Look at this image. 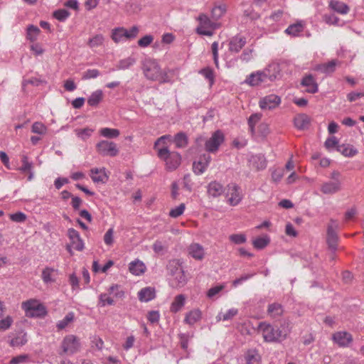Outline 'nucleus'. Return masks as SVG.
I'll use <instances>...</instances> for the list:
<instances>
[{
	"mask_svg": "<svg viewBox=\"0 0 364 364\" xmlns=\"http://www.w3.org/2000/svg\"><path fill=\"white\" fill-rule=\"evenodd\" d=\"M141 68L144 76L149 80L158 81L160 83H166L171 81L167 73L162 71L159 63L154 59H145L142 63Z\"/></svg>",
	"mask_w": 364,
	"mask_h": 364,
	"instance_id": "nucleus-1",
	"label": "nucleus"
},
{
	"mask_svg": "<svg viewBox=\"0 0 364 364\" xmlns=\"http://www.w3.org/2000/svg\"><path fill=\"white\" fill-rule=\"evenodd\" d=\"M157 155L165 162L166 169L168 171L176 170L181 164V154L176 151H170L168 147L159 149Z\"/></svg>",
	"mask_w": 364,
	"mask_h": 364,
	"instance_id": "nucleus-2",
	"label": "nucleus"
},
{
	"mask_svg": "<svg viewBox=\"0 0 364 364\" xmlns=\"http://www.w3.org/2000/svg\"><path fill=\"white\" fill-rule=\"evenodd\" d=\"M197 20L199 22L196 28V33L199 35L211 36L213 35V31L220 26V24L210 18L208 15L200 14Z\"/></svg>",
	"mask_w": 364,
	"mask_h": 364,
	"instance_id": "nucleus-3",
	"label": "nucleus"
},
{
	"mask_svg": "<svg viewBox=\"0 0 364 364\" xmlns=\"http://www.w3.org/2000/svg\"><path fill=\"white\" fill-rule=\"evenodd\" d=\"M22 308L28 317L41 318L47 314L46 308L36 299H30L23 302Z\"/></svg>",
	"mask_w": 364,
	"mask_h": 364,
	"instance_id": "nucleus-4",
	"label": "nucleus"
},
{
	"mask_svg": "<svg viewBox=\"0 0 364 364\" xmlns=\"http://www.w3.org/2000/svg\"><path fill=\"white\" fill-rule=\"evenodd\" d=\"M97 151L103 156H116L119 154V149L116 143L108 141L102 140L96 144Z\"/></svg>",
	"mask_w": 364,
	"mask_h": 364,
	"instance_id": "nucleus-5",
	"label": "nucleus"
},
{
	"mask_svg": "<svg viewBox=\"0 0 364 364\" xmlns=\"http://www.w3.org/2000/svg\"><path fill=\"white\" fill-rule=\"evenodd\" d=\"M225 136L222 131L217 130L213 133L212 136L205 142V149L206 151L210 153L216 152L219 146L224 141Z\"/></svg>",
	"mask_w": 364,
	"mask_h": 364,
	"instance_id": "nucleus-6",
	"label": "nucleus"
},
{
	"mask_svg": "<svg viewBox=\"0 0 364 364\" xmlns=\"http://www.w3.org/2000/svg\"><path fill=\"white\" fill-rule=\"evenodd\" d=\"M338 228V225L337 222L333 219H331L330 223L327 228V243L328 247L332 250L333 252H335L337 250L338 237L336 232V230Z\"/></svg>",
	"mask_w": 364,
	"mask_h": 364,
	"instance_id": "nucleus-7",
	"label": "nucleus"
},
{
	"mask_svg": "<svg viewBox=\"0 0 364 364\" xmlns=\"http://www.w3.org/2000/svg\"><path fill=\"white\" fill-rule=\"evenodd\" d=\"M79 339L74 335L66 336L62 342V348L64 353L73 355L80 349Z\"/></svg>",
	"mask_w": 364,
	"mask_h": 364,
	"instance_id": "nucleus-8",
	"label": "nucleus"
},
{
	"mask_svg": "<svg viewBox=\"0 0 364 364\" xmlns=\"http://www.w3.org/2000/svg\"><path fill=\"white\" fill-rule=\"evenodd\" d=\"M227 196L229 197L228 201L230 205L232 206L238 205L243 198L240 187L235 183L228 185Z\"/></svg>",
	"mask_w": 364,
	"mask_h": 364,
	"instance_id": "nucleus-9",
	"label": "nucleus"
},
{
	"mask_svg": "<svg viewBox=\"0 0 364 364\" xmlns=\"http://www.w3.org/2000/svg\"><path fill=\"white\" fill-rule=\"evenodd\" d=\"M280 97L272 94L261 98L259 102V105L262 109L271 110L277 108L280 105Z\"/></svg>",
	"mask_w": 364,
	"mask_h": 364,
	"instance_id": "nucleus-10",
	"label": "nucleus"
},
{
	"mask_svg": "<svg viewBox=\"0 0 364 364\" xmlns=\"http://www.w3.org/2000/svg\"><path fill=\"white\" fill-rule=\"evenodd\" d=\"M258 329L262 331V336L265 342H276L275 327L266 322H260Z\"/></svg>",
	"mask_w": 364,
	"mask_h": 364,
	"instance_id": "nucleus-11",
	"label": "nucleus"
},
{
	"mask_svg": "<svg viewBox=\"0 0 364 364\" xmlns=\"http://www.w3.org/2000/svg\"><path fill=\"white\" fill-rule=\"evenodd\" d=\"M211 161V156L209 154H203L198 161L193 164V171L196 175H200L205 172Z\"/></svg>",
	"mask_w": 364,
	"mask_h": 364,
	"instance_id": "nucleus-12",
	"label": "nucleus"
},
{
	"mask_svg": "<svg viewBox=\"0 0 364 364\" xmlns=\"http://www.w3.org/2000/svg\"><path fill=\"white\" fill-rule=\"evenodd\" d=\"M332 339L338 346L346 348L353 342L352 335L346 331H338L333 334Z\"/></svg>",
	"mask_w": 364,
	"mask_h": 364,
	"instance_id": "nucleus-13",
	"label": "nucleus"
},
{
	"mask_svg": "<svg viewBox=\"0 0 364 364\" xmlns=\"http://www.w3.org/2000/svg\"><path fill=\"white\" fill-rule=\"evenodd\" d=\"M246 43L245 37L240 35L234 36L229 41L228 49L231 53H237L242 49Z\"/></svg>",
	"mask_w": 364,
	"mask_h": 364,
	"instance_id": "nucleus-14",
	"label": "nucleus"
},
{
	"mask_svg": "<svg viewBox=\"0 0 364 364\" xmlns=\"http://www.w3.org/2000/svg\"><path fill=\"white\" fill-rule=\"evenodd\" d=\"M90 176L95 183H106L109 179V175L105 168H93L90 170Z\"/></svg>",
	"mask_w": 364,
	"mask_h": 364,
	"instance_id": "nucleus-15",
	"label": "nucleus"
},
{
	"mask_svg": "<svg viewBox=\"0 0 364 364\" xmlns=\"http://www.w3.org/2000/svg\"><path fill=\"white\" fill-rule=\"evenodd\" d=\"M341 189L340 181H330L323 183L321 186V191L324 194H335Z\"/></svg>",
	"mask_w": 364,
	"mask_h": 364,
	"instance_id": "nucleus-16",
	"label": "nucleus"
},
{
	"mask_svg": "<svg viewBox=\"0 0 364 364\" xmlns=\"http://www.w3.org/2000/svg\"><path fill=\"white\" fill-rule=\"evenodd\" d=\"M68 234L73 247L77 251H82L84 248V243L79 232L73 228H70L68 230Z\"/></svg>",
	"mask_w": 364,
	"mask_h": 364,
	"instance_id": "nucleus-17",
	"label": "nucleus"
},
{
	"mask_svg": "<svg viewBox=\"0 0 364 364\" xmlns=\"http://www.w3.org/2000/svg\"><path fill=\"white\" fill-rule=\"evenodd\" d=\"M301 85L306 87V91L311 94L316 93L318 90V84L311 75L304 76L301 80Z\"/></svg>",
	"mask_w": 364,
	"mask_h": 364,
	"instance_id": "nucleus-18",
	"label": "nucleus"
},
{
	"mask_svg": "<svg viewBox=\"0 0 364 364\" xmlns=\"http://www.w3.org/2000/svg\"><path fill=\"white\" fill-rule=\"evenodd\" d=\"M188 255L196 260H202L205 256L203 247L198 243H193L188 248Z\"/></svg>",
	"mask_w": 364,
	"mask_h": 364,
	"instance_id": "nucleus-19",
	"label": "nucleus"
},
{
	"mask_svg": "<svg viewBox=\"0 0 364 364\" xmlns=\"http://www.w3.org/2000/svg\"><path fill=\"white\" fill-rule=\"evenodd\" d=\"M311 118L306 114H299L294 119V124L296 129L304 130L310 125Z\"/></svg>",
	"mask_w": 364,
	"mask_h": 364,
	"instance_id": "nucleus-20",
	"label": "nucleus"
},
{
	"mask_svg": "<svg viewBox=\"0 0 364 364\" xmlns=\"http://www.w3.org/2000/svg\"><path fill=\"white\" fill-rule=\"evenodd\" d=\"M156 297L155 289L151 287L142 288L138 292V299L141 302H149Z\"/></svg>",
	"mask_w": 364,
	"mask_h": 364,
	"instance_id": "nucleus-21",
	"label": "nucleus"
},
{
	"mask_svg": "<svg viewBox=\"0 0 364 364\" xmlns=\"http://www.w3.org/2000/svg\"><path fill=\"white\" fill-rule=\"evenodd\" d=\"M173 276V279L170 280V285L173 288H181L187 283V277L183 269Z\"/></svg>",
	"mask_w": 364,
	"mask_h": 364,
	"instance_id": "nucleus-22",
	"label": "nucleus"
},
{
	"mask_svg": "<svg viewBox=\"0 0 364 364\" xmlns=\"http://www.w3.org/2000/svg\"><path fill=\"white\" fill-rule=\"evenodd\" d=\"M224 191L223 186L216 181H211L208 186V193L212 197H218L221 196Z\"/></svg>",
	"mask_w": 364,
	"mask_h": 364,
	"instance_id": "nucleus-23",
	"label": "nucleus"
},
{
	"mask_svg": "<svg viewBox=\"0 0 364 364\" xmlns=\"http://www.w3.org/2000/svg\"><path fill=\"white\" fill-rule=\"evenodd\" d=\"M264 70L273 81L280 78L282 76L280 65L277 63H272L269 64Z\"/></svg>",
	"mask_w": 364,
	"mask_h": 364,
	"instance_id": "nucleus-24",
	"label": "nucleus"
},
{
	"mask_svg": "<svg viewBox=\"0 0 364 364\" xmlns=\"http://www.w3.org/2000/svg\"><path fill=\"white\" fill-rule=\"evenodd\" d=\"M245 359L247 364H259L261 356L257 349L252 348L246 351Z\"/></svg>",
	"mask_w": 364,
	"mask_h": 364,
	"instance_id": "nucleus-25",
	"label": "nucleus"
},
{
	"mask_svg": "<svg viewBox=\"0 0 364 364\" xmlns=\"http://www.w3.org/2000/svg\"><path fill=\"white\" fill-rule=\"evenodd\" d=\"M290 333V328L288 323H284L279 327H275L276 342H281L286 339Z\"/></svg>",
	"mask_w": 364,
	"mask_h": 364,
	"instance_id": "nucleus-26",
	"label": "nucleus"
},
{
	"mask_svg": "<svg viewBox=\"0 0 364 364\" xmlns=\"http://www.w3.org/2000/svg\"><path fill=\"white\" fill-rule=\"evenodd\" d=\"M250 162L257 170H262L267 167V160L262 154L252 156Z\"/></svg>",
	"mask_w": 364,
	"mask_h": 364,
	"instance_id": "nucleus-27",
	"label": "nucleus"
},
{
	"mask_svg": "<svg viewBox=\"0 0 364 364\" xmlns=\"http://www.w3.org/2000/svg\"><path fill=\"white\" fill-rule=\"evenodd\" d=\"M129 269L132 274L139 276L145 272L146 267L141 261L136 259L130 262Z\"/></svg>",
	"mask_w": 364,
	"mask_h": 364,
	"instance_id": "nucleus-28",
	"label": "nucleus"
},
{
	"mask_svg": "<svg viewBox=\"0 0 364 364\" xmlns=\"http://www.w3.org/2000/svg\"><path fill=\"white\" fill-rule=\"evenodd\" d=\"M245 82L252 87L259 86L263 84L259 70L249 75L245 79Z\"/></svg>",
	"mask_w": 364,
	"mask_h": 364,
	"instance_id": "nucleus-29",
	"label": "nucleus"
},
{
	"mask_svg": "<svg viewBox=\"0 0 364 364\" xmlns=\"http://www.w3.org/2000/svg\"><path fill=\"white\" fill-rule=\"evenodd\" d=\"M226 11L225 4L215 5L211 10V18L216 22L225 14Z\"/></svg>",
	"mask_w": 364,
	"mask_h": 364,
	"instance_id": "nucleus-30",
	"label": "nucleus"
},
{
	"mask_svg": "<svg viewBox=\"0 0 364 364\" xmlns=\"http://www.w3.org/2000/svg\"><path fill=\"white\" fill-rule=\"evenodd\" d=\"M103 99V92L97 90L87 99V104L91 107H97Z\"/></svg>",
	"mask_w": 364,
	"mask_h": 364,
	"instance_id": "nucleus-31",
	"label": "nucleus"
},
{
	"mask_svg": "<svg viewBox=\"0 0 364 364\" xmlns=\"http://www.w3.org/2000/svg\"><path fill=\"white\" fill-rule=\"evenodd\" d=\"M186 297L183 294H178L175 298L171 305V312L176 313L179 311L185 304Z\"/></svg>",
	"mask_w": 364,
	"mask_h": 364,
	"instance_id": "nucleus-32",
	"label": "nucleus"
},
{
	"mask_svg": "<svg viewBox=\"0 0 364 364\" xmlns=\"http://www.w3.org/2000/svg\"><path fill=\"white\" fill-rule=\"evenodd\" d=\"M283 312V306L279 303H273L268 306L267 314L272 318L282 316Z\"/></svg>",
	"mask_w": 364,
	"mask_h": 364,
	"instance_id": "nucleus-33",
	"label": "nucleus"
},
{
	"mask_svg": "<svg viewBox=\"0 0 364 364\" xmlns=\"http://www.w3.org/2000/svg\"><path fill=\"white\" fill-rule=\"evenodd\" d=\"M330 7L337 13L341 14H346L349 11V7L343 2L338 1H331L330 2Z\"/></svg>",
	"mask_w": 364,
	"mask_h": 364,
	"instance_id": "nucleus-34",
	"label": "nucleus"
},
{
	"mask_svg": "<svg viewBox=\"0 0 364 364\" xmlns=\"http://www.w3.org/2000/svg\"><path fill=\"white\" fill-rule=\"evenodd\" d=\"M336 61L333 60L327 63L319 64L316 67V70L323 73L329 74L335 71Z\"/></svg>",
	"mask_w": 364,
	"mask_h": 364,
	"instance_id": "nucleus-35",
	"label": "nucleus"
},
{
	"mask_svg": "<svg viewBox=\"0 0 364 364\" xmlns=\"http://www.w3.org/2000/svg\"><path fill=\"white\" fill-rule=\"evenodd\" d=\"M201 318V312L198 309H194L186 314L184 321L189 324L193 325Z\"/></svg>",
	"mask_w": 364,
	"mask_h": 364,
	"instance_id": "nucleus-36",
	"label": "nucleus"
},
{
	"mask_svg": "<svg viewBox=\"0 0 364 364\" xmlns=\"http://www.w3.org/2000/svg\"><path fill=\"white\" fill-rule=\"evenodd\" d=\"M167 270L168 274L172 277L178 273V272L182 271L183 269L181 267V262L180 259L170 260L167 264Z\"/></svg>",
	"mask_w": 364,
	"mask_h": 364,
	"instance_id": "nucleus-37",
	"label": "nucleus"
},
{
	"mask_svg": "<svg viewBox=\"0 0 364 364\" xmlns=\"http://www.w3.org/2000/svg\"><path fill=\"white\" fill-rule=\"evenodd\" d=\"M173 141L176 148L181 149L185 148L188 145V139L184 132H178L175 135Z\"/></svg>",
	"mask_w": 364,
	"mask_h": 364,
	"instance_id": "nucleus-38",
	"label": "nucleus"
},
{
	"mask_svg": "<svg viewBox=\"0 0 364 364\" xmlns=\"http://www.w3.org/2000/svg\"><path fill=\"white\" fill-rule=\"evenodd\" d=\"M99 132L101 136L107 139H115L117 138L120 134L119 129L108 127L100 129Z\"/></svg>",
	"mask_w": 364,
	"mask_h": 364,
	"instance_id": "nucleus-39",
	"label": "nucleus"
},
{
	"mask_svg": "<svg viewBox=\"0 0 364 364\" xmlns=\"http://www.w3.org/2000/svg\"><path fill=\"white\" fill-rule=\"evenodd\" d=\"M126 28L124 27L115 28L112 31L111 38L114 43H119L125 38Z\"/></svg>",
	"mask_w": 364,
	"mask_h": 364,
	"instance_id": "nucleus-40",
	"label": "nucleus"
},
{
	"mask_svg": "<svg viewBox=\"0 0 364 364\" xmlns=\"http://www.w3.org/2000/svg\"><path fill=\"white\" fill-rule=\"evenodd\" d=\"M105 41V37L102 34H96L90 38L87 41V46L90 48H95L102 46Z\"/></svg>",
	"mask_w": 364,
	"mask_h": 364,
	"instance_id": "nucleus-41",
	"label": "nucleus"
},
{
	"mask_svg": "<svg viewBox=\"0 0 364 364\" xmlns=\"http://www.w3.org/2000/svg\"><path fill=\"white\" fill-rule=\"evenodd\" d=\"M55 272H57V271L55 269H54L53 268L48 267H46L42 271V275H41L43 282L46 284L54 282L55 278L53 276V273Z\"/></svg>",
	"mask_w": 364,
	"mask_h": 364,
	"instance_id": "nucleus-42",
	"label": "nucleus"
},
{
	"mask_svg": "<svg viewBox=\"0 0 364 364\" xmlns=\"http://www.w3.org/2000/svg\"><path fill=\"white\" fill-rule=\"evenodd\" d=\"M75 318V314L73 312H69L66 314V316L60 321H59L57 324L56 327L58 331L63 330L65 328H66L68 324L74 321Z\"/></svg>",
	"mask_w": 364,
	"mask_h": 364,
	"instance_id": "nucleus-43",
	"label": "nucleus"
},
{
	"mask_svg": "<svg viewBox=\"0 0 364 364\" xmlns=\"http://www.w3.org/2000/svg\"><path fill=\"white\" fill-rule=\"evenodd\" d=\"M136 63V59L132 56L122 59L117 65V70H127Z\"/></svg>",
	"mask_w": 364,
	"mask_h": 364,
	"instance_id": "nucleus-44",
	"label": "nucleus"
},
{
	"mask_svg": "<svg viewBox=\"0 0 364 364\" xmlns=\"http://www.w3.org/2000/svg\"><path fill=\"white\" fill-rule=\"evenodd\" d=\"M302 31L303 25L300 23L291 24L285 30V33L287 34L292 36H296Z\"/></svg>",
	"mask_w": 364,
	"mask_h": 364,
	"instance_id": "nucleus-45",
	"label": "nucleus"
},
{
	"mask_svg": "<svg viewBox=\"0 0 364 364\" xmlns=\"http://www.w3.org/2000/svg\"><path fill=\"white\" fill-rule=\"evenodd\" d=\"M341 154L348 157H352L358 154V150L352 145H341L338 148Z\"/></svg>",
	"mask_w": 364,
	"mask_h": 364,
	"instance_id": "nucleus-46",
	"label": "nucleus"
},
{
	"mask_svg": "<svg viewBox=\"0 0 364 364\" xmlns=\"http://www.w3.org/2000/svg\"><path fill=\"white\" fill-rule=\"evenodd\" d=\"M270 242V239L267 235L264 237H257L253 240V246L257 250H262Z\"/></svg>",
	"mask_w": 364,
	"mask_h": 364,
	"instance_id": "nucleus-47",
	"label": "nucleus"
},
{
	"mask_svg": "<svg viewBox=\"0 0 364 364\" xmlns=\"http://www.w3.org/2000/svg\"><path fill=\"white\" fill-rule=\"evenodd\" d=\"M39 33L40 29L37 26L30 25L27 28V38L33 42L37 39Z\"/></svg>",
	"mask_w": 364,
	"mask_h": 364,
	"instance_id": "nucleus-48",
	"label": "nucleus"
},
{
	"mask_svg": "<svg viewBox=\"0 0 364 364\" xmlns=\"http://www.w3.org/2000/svg\"><path fill=\"white\" fill-rule=\"evenodd\" d=\"M21 166L18 168V170L22 173H26L31 169H33V164L28 161V158L27 156L23 155L21 158Z\"/></svg>",
	"mask_w": 364,
	"mask_h": 364,
	"instance_id": "nucleus-49",
	"label": "nucleus"
},
{
	"mask_svg": "<svg viewBox=\"0 0 364 364\" xmlns=\"http://www.w3.org/2000/svg\"><path fill=\"white\" fill-rule=\"evenodd\" d=\"M94 130L88 127L75 129L76 135L84 141L87 139L91 136Z\"/></svg>",
	"mask_w": 364,
	"mask_h": 364,
	"instance_id": "nucleus-50",
	"label": "nucleus"
},
{
	"mask_svg": "<svg viewBox=\"0 0 364 364\" xmlns=\"http://www.w3.org/2000/svg\"><path fill=\"white\" fill-rule=\"evenodd\" d=\"M100 75V72L97 69H88L83 73L82 79L84 80L95 79Z\"/></svg>",
	"mask_w": 364,
	"mask_h": 364,
	"instance_id": "nucleus-51",
	"label": "nucleus"
},
{
	"mask_svg": "<svg viewBox=\"0 0 364 364\" xmlns=\"http://www.w3.org/2000/svg\"><path fill=\"white\" fill-rule=\"evenodd\" d=\"M70 16V12L65 9H58L53 13L55 18L60 21H65Z\"/></svg>",
	"mask_w": 364,
	"mask_h": 364,
	"instance_id": "nucleus-52",
	"label": "nucleus"
},
{
	"mask_svg": "<svg viewBox=\"0 0 364 364\" xmlns=\"http://www.w3.org/2000/svg\"><path fill=\"white\" fill-rule=\"evenodd\" d=\"M186 206L184 203H181L178 206L172 208L169 212V216L173 218H178L181 215L184 210Z\"/></svg>",
	"mask_w": 364,
	"mask_h": 364,
	"instance_id": "nucleus-53",
	"label": "nucleus"
},
{
	"mask_svg": "<svg viewBox=\"0 0 364 364\" xmlns=\"http://www.w3.org/2000/svg\"><path fill=\"white\" fill-rule=\"evenodd\" d=\"M253 52V48H247L242 51V54L239 57V59L243 62L247 63L252 58Z\"/></svg>",
	"mask_w": 364,
	"mask_h": 364,
	"instance_id": "nucleus-54",
	"label": "nucleus"
},
{
	"mask_svg": "<svg viewBox=\"0 0 364 364\" xmlns=\"http://www.w3.org/2000/svg\"><path fill=\"white\" fill-rule=\"evenodd\" d=\"M238 314V310L237 309L232 308L229 309L226 313L221 315L220 314L218 315L219 319H222L223 321H228L232 318Z\"/></svg>",
	"mask_w": 364,
	"mask_h": 364,
	"instance_id": "nucleus-55",
	"label": "nucleus"
},
{
	"mask_svg": "<svg viewBox=\"0 0 364 364\" xmlns=\"http://www.w3.org/2000/svg\"><path fill=\"white\" fill-rule=\"evenodd\" d=\"M229 239L235 244L240 245L246 242L247 238L244 234H232L230 235Z\"/></svg>",
	"mask_w": 364,
	"mask_h": 364,
	"instance_id": "nucleus-56",
	"label": "nucleus"
},
{
	"mask_svg": "<svg viewBox=\"0 0 364 364\" xmlns=\"http://www.w3.org/2000/svg\"><path fill=\"white\" fill-rule=\"evenodd\" d=\"M31 130L33 133L38 134H46L47 129L43 124L37 122L33 124Z\"/></svg>",
	"mask_w": 364,
	"mask_h": 364,
	"instance_id": "nucleus-57",
	"label": "nucleus"
},
{
	"mask_svg": "<svg viewBox=\"0 0 364 364\" xmlns=\"http://www.w3.org/2000/svg\"><path fill=\"white\" fill-rule=\"evenodd\" d=\"M100 304L102 306H105L106 305H113L114 304V301L112 298L109 296L107 294H101L99 296Z\"/></svg>",
	"mask_w": 364,
	"mask_h": 364,
	"instance_id": "nucleus-58",
	"label": "nucleus"
},
{
	"mask_svg": "<svg viewBox=\"0 0 364 364\" xmlns=\"http://www.w3.org/2000/svg\"><path fill=\"white\" fill-rule=\"evenodd\" d=\"M260 119V115L258 114H253L250 115L248 119V125L250 127V130L252 133L254 132L255 126Z\"/></svg>",
	"mask_w": 364,
	"mask_h": 364,
	"instance_id": "nucleus-59",
	"label": "nucleus"
},
{
	"mask_svg": "<svg viewBox=\"0 0 364 364\" xmlns=\"http://www.w3.org/2000/svg\"><path fill=\"white\" fill-rule=\"evenodd\" d=\"M153 40L151 35H146L138 41V45L141 48H146L152 43Z\"/></svg>",
	"mask_w": 364,
	"mask_h": 364,
	"instance_id": "nucleus-60",
	"label": "nucleus"
},
{
	"mask_svg": "<svg viewBox=\"0 0 364 364\" xmlns=\"http://www.w3.org/2000/svg\"><path fill=\"white\" fill-rule=\"evenodd\" d=\"M10 219L16 223H23L26 220V215L22 212H17L10 215Z\"/></svg>",
	"mask_w": 364,
	"mask_h": 364,
	"instance_id": "nucleus-61",
	"label": "nucleus"
},
{
	"mask_svg": "<svg viewBox=\"0 0 364 364\" xmlns=\"http://www.w3.org/2000/svg\"><path fill=\"white\" fill-rule=\"evenodd\" d=\"M13 323V319L8 316L5 318L0 320V330L5 331L8 329Z\"/></svg>",
	"mask_w": 364,
	"mask_h": 364,
	"instance_id": "nucleus-62",
	"label": "nucleus"
},
{
	"mask_svg": "<svg viewBox=\"0 0 364 364\" xmlns=\"http://www.w3.org/2000/svg\"><path fill=\"white\" fill-rule=\"evenodd\" d=\"M139 33V28L136 26H132L129 30L126 29L125 38L134 39Z\"/></svg>",
	"mask_w": 364,
	"mask_h": 364,
	"instance_id": "nucleus-63",
	"label": "nucleus"
},
{
	"mask_svg": "<svg viewBox=\"0 0 364 364\" xmlns=\"http://www.w3.org/2000/svg\"><path fill=\"white\" fill-rule=\"evenodd\" d=\"M160 314L158 311H151L147 314V319L151 323H157L159 321Z\"/></svg>",
	"mask_w": 364,
	"mask_h": 364,
	"instance_id": "nucleus-64",
	"label": "nucleus"
}]
</instances>
